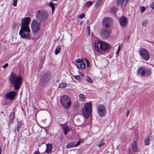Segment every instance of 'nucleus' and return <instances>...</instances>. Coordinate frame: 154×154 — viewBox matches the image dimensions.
<instances>
[{
    "label": "nucleus",
    "instance_id": "obj_33",
    "mask_svg": "<svg viewBox=\"0 0 154 154\" xmlns=\"http://www.w3.org/2000/svg\"><path fill=\"white\" fill-rule=\"evenodd\" d=\"M148 20H144L142 23V25L143 26H145L148 23Z\"/></svg>",
    "mask_w": 154,
    "mask_h": 154
},
{
    "label": "nucleus",
    "instance_id": "obj_35",
    "mask_svg": "<svg viewBox=\"0 0 154 154\" xmlns=\"http://www.w3.org/2000/svg\"><path fill=\"white\" fill-rule=\"evenodd\" d=\"M117 11V9L116 8H112L111 9V12L115 13Z\"/></svg>",
    "mask_w": 154,
    "mask_h": 154
},
{
    "label": "nucleus",
    "instance_id": "obj_10",
    "mask_svg": "<svg viewBox=\"0 0 154 154\" xmlns=\"http://www.w3.org/2000/svg\"><path fill=\"white\" fill-rule=\"evenodd\" d=\"M31 26L32 31L34 32H38L40 28V22L36 20H33L32 22Z\"/></svg>",
    "mask_w": 154,
    "mask_h": 154
},
{
    "label": "nucleus",
    "instance_id": "obj_50",
    "mask_svg": "<svg viewBox=\"0 0 154 154\" xmlns=\"http://www.w3.org/2000/svg\"><path fill=\"white\" fill-rule=\"evenodd\" d=\"M129 112H129V110H128L127 111V114H126V116H128V115L129 114Z\"/></svg>",
    "mask_w": 154,
    "mask_h": 154
},
{
    "label": "nucleus",
    "instance_id": "obj_22",
    "mask_svg": "<svg viewBox=\"0 0 154 154\" xmlns=\"http://www.w3.org/2000/svg\"><path fill=\"white\" fill-rule=\"evenodd\" d=\"M152 138V137L150 136L147 137L144 140V143L145 145H148L149 143V141Z\"/></svg>",
    "mask_w": 154,
    "mask_h": 154
},
{
    "label": "nucleus",
    "instance_id": "obj_2",
    "mask_svg": "<svg viewBox=\"0 0 154 154\" xmlns=\"http://www.w3.org/2000/svg\"><path fill=\"white\" fill-rule=\"evenodd\" d=\"M8 79L10 82L14 87V89L16 91L18 90L22 83V77L12 72L9 75Z\"/></svg>",
    "mask_w": 154,
    "mask_h": 154
},
{
    "label": "nucleus",
    "instance_id": "obj_7",
    "mask_svg": "<svg viewBox=\"0 0 154 154\" xmlns=\"http://www.w3.org/2000/svg\"><path fill=\"white\" fill-rule=\"evenodd\" d=\"M139 53L141 58L143 60L147 61L150 58V54L146 48H141L139 50Z\"/></svg>",
    "mask_w": 154,
    "mask_h": 154
},
{
    "label": "nucleus",
    "instance_id": "obj_18",
    "mask_svg": "<svg viewBox=\"0 0 154 154\" xmlns=\"http://www.w3.org/2000/svg\"><path fill=\"white\" fill-rule=\"evenodd\" d=\"M46 149L45 152L48 154L51 153L52 148V145L51 144L48 143L46 144Z\"/></svg>",
    "mask_w": 154,
    "mask_h": 154
},
{
    "label": "nucleus",
    "instance_id": "obj_21",
    "mask_svg": "<svg viewBox=\"0 0 154 154\" xmlns=\"http://www.w3.org/2000/svg\"><path fill=\"white\" fill-rule=\"evenodd\" d=\"M128 0H117V4L118 6L120 5L122 7L123 4L127 2Z\"/></svg>",
    "mask_w": 154,
    "mask_h": 154
},
{
    "label": "nucleus",
    "instance_id": "obj_38",
    "mask_svg": "<svg viewBox=\"0 0 154 154\" xmlns=\"http://www.w3.org/2000/svg\"><path fill=\"white\" fill-rule=\"evenodd\" d=\"M17 26V22H14L12 23V28H14L16 27Z\"/></svg>",
    "mask_w": 154,
    "mask_h": 154
},
{
    "label": "nucleus",
    "instance_id": "obj_16",
    "mask_svg": "<svg viewBox=\"0 0 154 154\" xmlns=\"http://www.w3.org/2000/svg\"><path fill=\"white\" fill-rule=\"evenodd\" d=\"M15 114L14 112H12L9 116V120L8 122V124L9 125L13 122L14 119Z\"/></svg>",
    "mask_w": 154,
    "mask_h": 154
},
{
    "label": "nucleus",
    "instance_id": "obj_4",
    "mask_svg": "<svg viewBox=\"0 0 154 154\" xmlns=\"http://www.w3.org/2000/svg\"><path fill=\"white\" fill-rule=\"evenodd\" d=\"M92 110V104L91 103H87L85 104L82 111V115L86 118H88L90 116Z\"/></svg>",
    "mask_w": 154,
    "mask_h": 154
},
{
    "label": "nucleus",
    "instance_id": "obj_19",
    "mask_svg": "<svg viewBox=\"0 0 154 154\" xmlns=\"http://www.w3.org/2000/svg\"><path fill=\"white\" fill-rule=\"evenodd\" d=\"M132 149L135 152L138 151V149L137 147V144L135 141H134L132 144Z\"/></svg>",
    "mask_w": 154,
    "mask_h": 154
},
{
    "label": "nucleus",
    "instance_id": "obj_5",
    "mask_svg": "<svg viewBox=\"0 0 154 154\" xmlns=\"http://www.w3.org/2000/svg\"><path fill=\"white\" fill-rule=\"evenodd\" d=\"M60 103L62 106L66 109L70 108L71 102L70 98L67 95H63L60 98Z\"/></svg>",
    "mask_w": 154,
    "mask_h": 154
},
{
    "label": "nucleus",
    "instance_id": "obj_29",
    "mask_svg": "<svg viewBox=\"0 0 154 154\" xmlns=\"http://www.w3.org/2000/svg\"><path fill=\"white\" fill-rule=\"evenodd\" d=\"M49 6L51 8L52 10V13H53L54 12L55 8V6L52 3L50 2L49 3Z\"/></svg>",
    "mask_w": 154,
    "mask_h": 154
},
{
    "label": "nucleus",
    "instance_id": "obj_3",
    "mask_svg": "<svg viewBox=\"0 0 154 154\" xmlns=\"http://www.w3.org/2000/svg\"><path fill=\"white\" fill-rule=\"evenodd\" d=\"M95 50L100 52H104L108 50L110 46L107 43L100 41H96L94 44Z\"/></svg>",
    "mask_w": 154,
    "mask_h": 154
},
{
    "label": "nucleus",
    "instance_id": "obj_37",
    "mask_svg": "<svg viewBox=\"0 0 154 154\" xmlns=\"http://www.w3.org/2000/svg\"><path fill=\"white\" fill-rule=\"evenodd\" d=\"M75 62L76 63H82V62H83V60L81 59H78L76 60Z\"/></svg>",
    "mask_w": 154,
    "mask_h": 154
},
{
    "label": "nucleus",
    "instance_id": "obj_46",
    "mask_svg": "<svg viewBox=\"0 0 154 154\" xmlns=\"http://www.w3.org/2000/svg\"><path fill=\"white\" fill-rule=\"evenodd\" d=\"M8 63H6L3 66V67L4 68H5L7 66H8Z\"/></svg>",
    "mask_w": 154,
    "mask_h": 154
},
{
    "label": "nucleus",
    "instance_id": "obj_1",
    "mask_svg": "<svg viewBox=\"0 0 154 154\" xmlns=\"http://www.w3.org/2000/svg\"><path fill=\"white\" fill-rule=\"evenodd\" d=\"M30 18L29 17L23 19L21 23V28L19 32L20 36L27 39H30L31 36L29 34L30 32L29 24Z\"/></svg>",
    "mask_w": 154,
    "mask_h": 154
},
{
    "label": "nucleus",
    "instance_id": "obj_31",
    "mask_svg": "<svg viewBox=\"0 0 154 154\" xmlns=\"http://www.w3.org/2000/svg\"><path fill=\"white\" fill-rule=\"evenodd\" d=\"M140 12L141 13H143L146 10L145 7L143 6H141L140 7Z\"/></svg>",
    "mask_w": 154,
    "mask_h": 154
},
{
    "label": "nucleus",
    "instance_id": "obj_11",
    "mask_svg": "<svg viewBox=\"0 0 154 154\" xmlns=\"http://www.w3.org/2000/svg\"><path fill=\"white\" fill-rule=\"evenodd\" d=\"M97 112L100 117H104L106 114L107 110L105 106L100 105L97 107Z\"/></svg>",
    "mask_w": 154,
    "mask_h": 154
},
{
    "label": "nucleus",
    "instance_id": "obj_15",
    "mask_svg": "<svg viewBox=\"0 0 154 154\" xmlns=\"http://www.w3.org/2000/svg\"><path fill=\"white\" fill-rule=\"evenodd\" d=\"M119 22L122 27H125L128 23L127 19L125 17H122L119 18Z\"/></svg>",
    "mask_w": 154,
    "mask_h": 154
},
{
    "label": "nucleus",
    "instance_id": "obj_43",
    "mask_svg": "<svg viewBox=\"0 0 154 154\" xmlns=\"http://www.w3.org/2000/svg\"><path fill=\"white\" fill-rule=\"evenodd\" d=\"M81 143V141H78L77 142H75V144H76V145H75L76 147L79 145H80V144Z\"/></svg>",
    "mask_w": 154,
    "mask_h": 154
},
{
    "label": "nucleus",
    "instance_id": "obj_25",
    "mask_svg": "<svg viewBox=\"0 0 154 154\" xmlns=\"http://www.w3.org/2000/svg\"><path fill=\"white\" fill-rule=\"evenodd\" d=\"M60 49H61L60 46L58 45L57 46L56 49H55V54H58L59 53V52L60 51Z\"/></svg>",
    "mask_w": 154,
    "mask_h": 154
},
{
    "label": "nucleus",
    "instance_id": "obj_32",
    "mask_svg": "<svg viewBox=\"0 0 154 154\" xmlns=\"http://www.w3.org/2000/svg\"><path fill=\"white\" fill-rule=\"evenodd\" d=\"M45 61V59L44 58H42L40 60V66H39L40 68H41L42 67V65L43 64L44 62Z\"/></svg>",
    "mask_w": 154,
    "mask_h": 154
},
{
    "label": "nucleus",
    "instance_id": "obj_23",
    "mask_svg": "<svg viewBox=\"0 0 154 154\" xmlns=\"http://www.w3.org/2000/svg\"><path fill=\"white\" fill-rule=\"evenodd\" d=\"M79 99L80 100L82 101H85L86 97L83 94H80L79 95Z\"/></svg>",
    "mask_w": 154,
    "mask_h": 154
},
{
    "label": "nucleus",
    "instance_id": "obj_49",
    "mask_svg": "<svg viewBox=\"0 0 154 154\" xmlns=\"http://www.w3.org/2000/svg\"><path fill=\"white\" fill-rule=\"evenodd\" d=\"M87 28L88 29V35H89L90 34V27L89 26H88V27H87Z\"/></svg>",
    "mask_w": 154,
    "mask_h": 154
},
{
    "label": "nucleus",
    "instance_id": "obj_48",
    "mask_svg": "<svg viewBox=\"0 0 154 154\" xmlns=\"http://www.w3.org/2000/svg\"><path fill=\"white\" fill-rule=\"evenodd\" d=\"M40 152L38 151H35V152L34 154H39Z\"/></svg>",
    "mask_w": 154,
    "mask_h": 154
},
{
    "label": "nucleus",
    "instance_id": "obj_12",
    "mask_svg": "<svg viewBox=\"0 0 154 154\" xmlns=\"http://www.w3.org/2000/svg\"><path fill=\"white\" fill-rule=\"evenodd\" d=\"M110 28L109 27H103L101 33V36L103 39L109 38L110 35Z\"/></svg>",
    "mask_w": 154,
    "mask_h": 154
},
{
    "label": "nucleus",
    "instance_id": "obj_36",
    "mask_svg": "<svg viewBox=\"0 0 154 154\" xmlns=\"http://www.w3.org/2000/svg\"><path fill=\"white\" fill-rule=\"evenodd\" d=\"M85 14H82L80 15L78 17V18H83L85 17Z\"/></svg>",
    "mask_w": 154,
    "mask_h": 154
},
{
    "label": "nucleus",
    "instance_id": "obj_51",
    "mask_svg": "<svg viewBox=\"0 0 154 154\" xmlns=\"http://www.w3.org/2000/svg\"><path fill=\"white\" fill-rule=\"evenodd\" d=\"M2 152V149L1 146H0V154H1Z\"/></svg>",
    "mask_w": 154,
    "mask_h": 154
},
{
    "label": "nucleus",
    "instance_id": "obj_26",
    "mask_svg": "<svg viewBox=\"0 0 154 154\" xmlns=\"http://www.w3.org/2000/svg\"><path fill=\"white\" fill-rule=\"evenodd\" d=\"M85 80L91 83H92L93 82V81L91 78L88 76H87L86 77Z\"/></svg>",
    "mask_w": 154,
    "mask_h": 154
},
{
    "label": "nucleus",
    "instance_id": "obj_45",
    "mask_svg": "<svg viewBox=\"0 0 154 154\" xmlns=\"http://www.w3.org/2000/svg\"><path fill=\"white\" fill-rule=\"evenodd\" d=\"M85 61L87 63V65H88V64H89V62L88 60L87 59H85Z\"/></svg>",
    "mask_w": 154,
    "mask_h": 154
},
{
    "label": "nucleus",
    "instance_id": "obj_27",
    "mask_svg": "<svg viewBox=\"0 0 154 154\" xmlns=\"http://www.w3.org/2000/svg\"><path fill=\"white\" fill-rule=\"evenodd\" d=\"M104 139L103 138L99 142V144L97 145L98 146L99 148L100 147L102 146L105 143H104Z\"/></svg>",
    "mask_w": 154,
    "mask_h": 154
},
{
    "label": "nucleus",
    "instance_id": "obj_20",
    "mask_svg": "<svg viewBox=\"0 0 154 154\" xmlns=\"http://www.w3.org/2000/svg\"><path fill=\"white\" fill-rule=\"evenodd\" d=\"M76 144H75V142H71L67 144L66 145V147L67 148H70L72 147H76Z\"/></svg>",
    "mask_w": 154,
    "mask_h": 154
},
{
    "label": "nucleus",
    "instance_id": "obj_17",
    "mask_svg": "<svg viewBox=\"0 0 154 154\" xmlns=\"http://www.w3.org/2000/svg\"><path fill=\"white\" fill-rule=\"evenodd\" d=\"M62 128L63 129L64 134L66 135L67 133L71 130L70 128L66 125H62Z\"/></svg>",
    "mask_w": 154,
    "mask_h": 154
},
{
    "label": "nucleus",
    "instance_id": "obj_28",
    "mask_svg": "<svg viewBox=\"0 0 154 154\" xmlns=\"http://www.w3.org/2000/svg\"><path fill=\"white\" fill-rule=\"evenodd\" d=\"M102 2V0H98L97 3L95 5V6L97 8L101 5Z\"/></svg>",
    "mask_w": 154,
    "mask_h": 154
},
{
    "label": "nucleus",
    "instance_id": "obj_6",
    "mask_svg": "<svg viewBox=\"0 0 154 154\" xmlns=\"http://www.w3.org/2000/svg\"><path fill=\"white\" fill-rule=\"evenodd\" d=\"M51 77V75L49 72H47L43 74L41 76L39 82L40 85L42 86L45 85L49 80Z\"/></svg>",
    "mask_w": 154,
    "mask_h": 154
},
{
    "label": "nucleus",
    "instance_id": "obj_40",
    "mask_svg": "<svg viewBox=\"0 0 154 154\" xmlns=\"http://www.w3.org/2000/svg\"><path fill=\"white\" fill-rule=\"evenodd\" d=\"M121 50V46L120 45L118 46V49L117 50V51L116 52V54H119V52Z\"/></svg>",
    "mask_w": 154,
    "mask_h": 154
},
{
    "label": "nucleus",
    "instance_id": "obj_30",
    "mask_svg": "<svg viewBox=\"0 0 154 154\" xmlns=\"http://www.w3.org/2000/svg\"><path fill=\"white\" fill-rule=\"evenodd\" d=\"M80 66L81 69H84L86 67V64L85 63L82 62L80 64Z\"/></svg>",
    "mask_w": 154,
    "mask_h": 154
},
{
    "label": "nucleus",
    "instance_id": "obj_8",
    "mask_svg": "<svg viewBox=\"0 0 154 154\" xmlns=\"http://www.w3.org/2000/svg\"><path fill=\"white\" fill-rule=\"evenodd\" d=\"M48 15L45 11H37L36 14V18L40 21L45 20L48 17Z\"/></svg>",
    "mask_w": 154,
    "mask_h": 154
},
{
    "label": "nucleus",
    "instance_id": "obj_14",
    "mask_svg": "<svg viewBox=\"0 0 154 154\" xmlns=\"http://www.w3.org/2000/svg\"><path fill=\"white\" fill-rule=\"evenodd\" d=\"M16 92L12 91L8 92L5 95V97L7 99L12 101L15 97Z\"/></svg>",
    "mask_w": 154,
    "mask_h": 154
},
{
    "label": "nucleus",
    "instance_id": "obj_47",
    "mask_svg": "<svg viewBox=\"0 0 154 154\" xmlns=\"http://www.w3.org/2000/svg\"><path fill=\"white\" fill-rule=\"evenodd\" d=\"M79 75H80L81 76H84V75L82 73V72H79Z\"/></svg>",
    "mask_w": 154,
    "mask_h": 154
},
{
    "label": "nucleus",
    "instance_id": "obj_24",
    "mask_svg": "<svg viewBox=\"0 0 154 154\" xmlns=\"http://www.w3.org/2000/svg\"><path fill=\"white\" fill-rule=\"evenodd\" d=\"M67 86V84L64 83H62L60 84L59 85V87L60 88H63L66 87Z\"/></svg>",
    "mask_w": 154,
    "mask_h": 154
},
{
    "label": "nucleus",
    "instance_id": "obj_42",
    "mask_svg": "<svg viewBox=\"0 0 154 154\" xmlns=\"http://www.w3.org/2000/svg\"><path fill=\"white\" fill-rule=\"evenodd\" d=\"M150 7L152 9H154V2H153L150 4Z\"/></svg>",
    "mask_w": 154,
    "mask_h": 154
},
{
    "label": "nucleus",
    "instance_id": "obj_13",
    "mask_svg": "<svg viewBox=\"0 0 154 154\" xmlns=\"http://www.w3.org/2000/svg\"><path fill=\"white\" fill-rule=\"evenodd\" d=\"M103 24L104 26V27H109L112 23V18L109 17H106L103 19Z\"/></svg>",
    "mask_w": 154,
    "mask_h": 154
},
{
    "label": "nucleus",
    "instance_id": "obj_41",
    "mask_svg": "<svg viewBox=\"0 0 154 154\" xmlns=\"http://www.w3.org/2000/svg\"><path fill=\"white\" fill-rule=\"evenodd\" d=\"M20 124H18L17 127V130L18 132L20 131Z\"/></svg>",
    "mask_w": 154,
    "mask_h": 154
},
{
    "label": "nucleus",
    "instance_id": "obj_34",
    "mask_svg": "<svg viewBox=\"0 0 154 154\" xmlns=\"http://www.w3.org/2000/svg\"><path fill=\"white\" fill-rule=\"evenodd\" d=\"M92 4V2L91 1H88L86 3V6H90Z\"/></svg>",
    "mask_w": 154,
    "mask_h": 154
},
{
    "label": "nucleus",
    "instance_id": "obj_9",
    "mask_svg": "<svg viewBox=\"0 0 154 154\" xmlns=\"http://www.w3.org/2000/svg\"><path fill=\"white\" fill-rule=\"evenodd\" d=\"M137 73L143 76H149L150 74V70L144 67H140L138 68Z\"/></svg>",
    "mask_w": 154,
    "mask_h": 154
},
{
    "label": "nucleus",
    "instance_id": "obj_52",
    "mask_svg": "<svg viewBox=\"0 0 154 154\" xmlns=\"http://www.w3.org/2000/svg\"><path fill=\"white\" fill-rule=\"evenodd\" d=\"M52 0L54 1H57L58 0Z\"/></svg>",
    "mask_w": 154,
    "mask_h": 154
},
{
    "label": "nucleus",
    "instance_id": "obj_39",
    "mask_svg": "<svg viewBox=\"0 0 154 154\" xmlns=\"http://www.w3.org/2000/svg\"><path fill=\"white\" fill-rule=\"evenodd\" d=\"M17 0H13V5L14 7H16L17 6Z\"/></svg>",
    "mask_w": 154,
    "mask_h": 154
},
{
    "label": "nucleus",
    "instance_id": "obj_44",
    "mask_svg": "<svg viewBox=\"0 0 154 154\" xmlns=\"http://www.w3.org/2000/svg\"><path fill=\"white\" fill-rule=\"evenodd\" d=\"M74 78L75 79L79 80L80 79V77L79 75H75L74 76Z\"/></svg>",
    "mask_w": 154,
    "mask_h": 154
}]
</instances>
